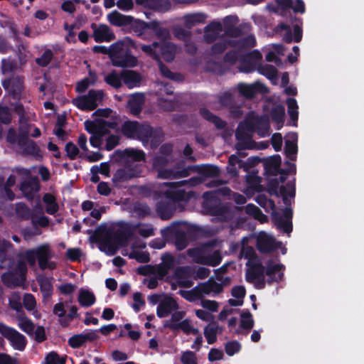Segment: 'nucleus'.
<instances>
[{
  "instance_id": "7ed1b4c3",
  "label": "nucleus",
  "mask_w": 364,
  "mask_h": 364,
  "mask_svg": "<svg viewBox=\"0 0 364 364\" xmlns=\"http://www.w3.org/2000/svg\"><path fill=\"white\" fill-rule=\"evenodd\" d=\"M204 200L202 207L206 214L215 217L217 221L229 222L234 217L235 211L231 205L222 203L211 193H203Z\"/></svg>"
},
{
  "instance_id": "9b49d317",
  "label": "nucleus",
  "mask_w": 364,
  "mask_h": 364,
  "mask_svg": "<svg viewBox=\"0 0 364 364\" xmlns=\"http://www.w3.org/2000/svg\"><path fill=\"white\" fill-rule=\"evenodd\" d=\"M0 333L11 342L14 349L20 351L25 349L27 343L26 338L15 328L0 322Z\"/></svg>"
},
{
  "instance_id": "f03ea898",
  "label": "nucleus",
  "mask_w": 364,
  "mask_h": 364,
  "mask_svg": "<svg viewBox=\"0 0 364 364\" xmlns=\"http://www.w3.org/2000/svg\"><path fill=\"white\" fill-rule=\"evenodd\" d=\"M121 132L127 138L138 139L144 145L151 140L152 144L157 146L163 137L161 129H154L147 124L139 123L137 121H125L122 124Z\"/></svg>"
},
{
  "instance_id": "cd10ccee",
  "label": "nucleus",
  "mask_w": 364,
  "mask_h": 364,
  "mask_svg": "<svg viewBox=\"0 0 364 364\" xmlns=\"http://www.w3.org/2000/svg\"><path fill=\"white\" fill-rule=\"evenodd\" d=\"M144 102V96L141 93L133 94L132 98L127 102V108L134 116H138L142 110Z\"/></svg>"
},
{
  "instance_id": "bb28decb",
  "label": "nucleus",
  "mask_w": 364,
  "mask_h": 364,
  "mask_svg": "<svg viewBox=\"0 0 364 364\" xmlns=\"http://www.w3.org/2000/svg\"><path fill=\"white\" fill-rule=\"evenodd\" d=\"M107 18L109 22L115 26L131 25L134 20V17L122 14L117 11H113L109 14Z\"/></svg>"
},
{
  "instance_id": "c85d7f7f",
  "label": "nucleus",
  "mask_w": 364,
  "mask_h": 364,
  "mask_svg": "<svg viewBox=\"0 0 364 364\" xmlns=\"http://www.w3.org/2000/svg\"><path fill=\"white\" fill-rule=\"evenodd\" d=\"M282 164L280 155L275 154L267 159L264 163V169L267 173L276 176L279 173Z\"/></svg>"
},
{
  "instance_id": "dca6fc26",
  "label": "nucleus",
  "mask_w": 364,
  "mask_h": 364,
  "mask_svg": "<svg viewBox=\"0 0 364 364\" xmlns=\"http://www.w3.org/2000/svg\"><path fill=\"white\" fill-rule=\"evenodd\" d=\"M285 266L282 264H274L272 260H269L267 263L266 269L264 268V274L268 276L267 282L269 284L274 282H280L284 277L283 271Z\"/></svg>"
},
{
  "instance_id": "f704fd0d",
  "label": "nucleus",
  "mask_w": 364,
  "mask_h": 364,
  "mask_svg": "<svg viewBox=\"0 0 364 364\" xmlns=\"http://www.w3.org/2000/svg\"><path fill=\"white\" fill-rule=\"evenodd\" d=\"M297 134L293 133L291 136V140L287 139L285 141L284 153L286 156L291 161L296 159V154L298 151L297 146Z\"/></svg>"
},
{
  "instance_id": "603ef678",
  "label": "nucleus",
  "mask_w": 364,
  "mask_h": 364,
  "mask_svg": "<svg viewBox=\"0 0 364 364\" xmlns=\"http://www.w3.org/2000/svg\"><path fill=\"white\" fill-rule=\"evenodd\" d=\"M15 211L18 218L23 220H31V217L33 215L31 209L23 203H18L16 205Z\"/></svg>"
},
{
  "instance_id": "f257e3e1",
  "label": "nucleus",
  "mask_w": 364,
  "mask_h": 364,
  "mask_svg": "<svg viewBox=\"0 0 364 364\" xmlns=\"http://www.w3.org/2000/svg\"><path fill=\"white\" fill-rule=\"evenodd\" d=\"M196 178L193 177L188 180L165 183L169 188L164 192V197L156 203V211L159 217L163 220H169L176 210V203L188 202L191 199V192H186L178 188L189 184L196 185Z\"/></svg>"
},
{
  "instance_id": "774afa93",
  "label": "nucleus",
  "mask_w": 364,
  "mask_h": 364,
  "mask_svg": "<svg viewBox=\"0 0 364 364\" xmlns=\"http://www.w3.org/2000/svg\"><path fill=\"white\" fill-rule=\"evenodd\" d=\"M279 186V181L277 178H271L268 181L267 184V192L270 196L276 197L279 196V191H278Z\"/></svg>"
},
{
  "instance_id": "72a5a7b5",
  "label": "nucleus",
  "mask_w": 364,
  "mask_h": 364,
  "mask_svg": "<svg viewBox=\"0 0 364 364\" xmlns=\"http://www.w3.org/2000/svg\"><path fill=\"white\" fill-rule=\"evenodd\" d=\"M12 247L9 241L0 238V269L6 268L7 261L9 264L13 262V259L7 254L8 250Z\"/></svg>"
},
{
  "instance_id": "bf43d9fd",
  "label": "nucleus",
  "mask_w": 364,
  "mask_h": 364,
  "mask_svg": "<svg viewBox=\"0 0 364 364\" xmlns=\"http://www.w3.org/2000/svg\"><path fill=\"white\" fill-rule=\"evenodd\" d=\"M193 294H195L198 298H203L204 294L208 295L210 292V288L208 280L205 282L200 283L192 289Z\"/></svg>"
},
{
  "instance_id": "6e6552de",
  "label": "nucleus",
  "mask_w": 364,
  "mask_h": 364,
  "mask_svg": "<svg viewBox=\"0 0 364 364\" xmlns=\"http://www.w3.org/2000/svg\"><path fill=\"white\" fill-rule=\"evenodd\" d=\"M84 124L85 130L92 135L90 143L95 148L101 146L103 137L109 133V128H113L111 122L104 119L86 120Z\"/></svg>"
},
{
  "instance_id": "e2e57ef3",
  "label": "nucleus",
  "mask_w": 364,
  "mask_h": 364,
  "mask_svg": "<svg viewBox=\"0 0 364 364\" xmlns=\"http://www.w3.org/2000/svg\"><path fill=\"white\" fill-rule=\"evenodd\" d=\"M53 312L60 318L59 321L62 326L66 327L68 325V321H65L64 318L66 311L63 302L55 304Z\"/></svg>"
},
{
  "instance_id": "5701e85b",
  "label": "nucleus",
  "mask_w": 364,
  "mask_h": 364,
  "mask_svg": "<svg viewBox=\"0 0 364 364\" xmlns=\"http://www.w3.org/2000/svg\"><path fill=\"white\" fill-rule=\"evenodd\" d=\"M187 169L188 176L191 173L197 172L207 177H217L220 174V170L217 166L211 164H205L201 166H188L185 167Z\"/></svg>"
},
{
  "instance_id": "37998d69",
  "label": "nucleus",
  "mask_w": 364,
  "mask_h": 364,
  "mask_svg": "<svg viewBox=\"0 0 364 364\" xmlns=\"http://www.w3.org/2000/svg\"><path fill=\"white\" fill-rule=\"evenodd\" d=\"M105 82L114 89H119L122 86V72L118 74L115 70H112L105 77Z\"/></svg>"
},
{
  "instance_id": "9d476101",
  "label": "nucleus",
  "mask_w": 364,
  "mask_h": 364,
  "mask_svg": "<svg viewBox=\"0 0 364 364\" xmlns=\"http://www.w3.org/2000/svg\"><path fill=\"white\" fill-rule=\"evenodd\" d=\"M104 98V92L101 90H90L87 95L73 100V104L82 111H92Z\"/></svg>"
},
{
  "instance_id": "c756f323",
  "label": "nucleus",
  "mask_w": 364,
  "mask_h": 364,
  "mask_svg": "<svg viewBox=\"0 0 364 364\" xmlns=\"http://www.w3.org/2000/svg\"><path fill=\"white\" fill-rule=\"evenodd\" d=\"M257 248L261 253H270L277 249L274 240L267 235H260L257 241Z\"/></svg>"
},
{
  "instance_id": "8fccbe9b",
  "label": "nucleus",
  "mask_w": 364,
  "mask_h": 364,
  "mask_svg": "<svg viewBox=\"0 0 364 364\" xmlns=\"http://www.w3.org/2000/svg\"><path fill=\"white\" fill-rule=\"evenodd\" d=\"M257 70L261 75H264L270 80L275 78L277 75V68L269 64L263 65L259 63L257 65Z\"/></svg>"
},
{
  "instance_id": "6ab92c4d",
  "label": "nucleus",
  "mask_w": 364,
  "mask_h": 364,
  "mask_svg": "<svg viewBox=\"0 0 364 364\" xmlns=\"http://www.w3.org/2000/svg\"><path fill=\"white\" fill-rule=\"evenodd\" d=\"M91 27L94 28L93 38L95 42H110L115 38V35L111 28L105 25L100 24L97 27L95 23H92Z\"/></svg>"
},
{
  "instance_id": "a211bd4d",
  "label": "nucleus",
  "mask_w": 364,
  "mask_h": 364,
  "mask_svg": "<svg viewBox=\"0 0 364 364\" xmlns=\"http://www.w3.org/2000/svg\"><path fill=\"white\" fill-rule=\"evenodd\" d=\"M177 301L171 296L165 295L157 306L156 315L159 318L168 316L172 311L178 310Z\"/></svg>"
},
{
  "instance_id": "4c0bfd02",
  "label": "nucleus",
  "mask_w": 364,
  "mask_h": 364,
  "mask_svg": "<svg viewBox=\"0 0 364 364\" xmlns=\"http://www.w3.org/2000/svg\"><path fill=\"white\" fill-rule=\"evenodd\" d=\"M272 220L278 229L282 230L285 233H290L293 230L291 221L285 220L278 213H272Z\"/></svg>"
},
{
  "instance_id": "338daca9",
  "label": "nucleus",
  "mask_w": 364,
  "mask_h": 364,
  "mask_svg": "<svg viewBox=\"0 0 364 364\" xmlns=\"http://www.w3.org/2000/svg\"><path fill=\"white\" fill-rule=\"evenodd\" d=\"M256 65L246 59L244 56L240 58V65L239 69L241 72L245 73H251L256 69Z\"/></svg>"
},
{
  "instance_id": "f8f14e48",
  "label": "nucleus",
  "mask_w": 364,
  "mask_h": 364,
  "mask_svg": "<svg viewBox=\"0 0 364 364\" xmlns=\"http://www.w3.org/2000/svg\"><path fill=\"white\" fill-rule=\"evenodd\" d=\"M149 46L153 48L154 52L160 59L163 58L167 63H171L174 60L176 53V46L174 43L165 40L154 42Z\"/></svg>"
},
{
  "instance_id": "473e14b6",
  "label": "nucleus",
  "mask_w": 364,
  "mask_h": 364,
  "mask_svg": "<svg viewBox=\"0 0 364 364\" xmlns=\"http://www.w3.org/2000/svg\"><path fill=\"white\" fill-rule=\"evenodd\" d=\"M52 61L53 68H60V62L54 57L53 53L50 49H46L41 57L36 59V64L42 68L47 67Z\"/></svg>"
},
{
  "instance_id": "ddd939ff",
  "label": "nucleus",
  "mask_w": 364,
  "mask_h": 364,
  "mask_svg": "<svg viewBox=\"0 0 364 364\" xmlns=\"http://www.w3.org/2000/svg\"><path fill=\"white\" fill-rule=\"evenodd\" d=\"M1 85L12 99L20 100L24 89L23 77L16 76L5 79L2 81Z\"/></svg>"
},
{
  "instance_id": "c9c22d12",
  "label": "nucleus",
  "mask_w": 364,
  "mask_h": 364,
  "mask_svg": "<svg viewBox=\"0 0 364 364\" xmlns=\"http://www.w3.org/2000/svg\"><path fill=\"white\" fill-rule=\"evenodd\" d=\"M259 84L247 85L240 83L237 86L238 92L246 99L253 98L259 91Z\"/></svg>"
},
{
  "instance_id": "a19ab883",
  "label": "nucleus",
  "mask_w": 364,
  "mask_h": 364,
  "mask_svg": "<svg viewBox=\"0 0 364 364\" xmlns=\"http://www.w3.org/2000/svg\"><path fill=\"white\" fill-rule=\"evenodd\" d=\"M206 17L207 16L203 13L188 14L185 16L184 26L191 29L198 23H205Z\"/></svg>"
},
{
  "instance_id": "4468645a",
  "label": "nucleus",
  "mask_w": 364,
  "mask_h": 364,
  "mask_svg": "<svg viewBox=\"0 0 364 364\" xmlns=\"http://www.w3.org/2000/svg\"><path fill=\"white\" fill-rule=\"evenodd\" d=\"M294 35L290 26L287 23H281L276 27V31L279 32L281 31H285V33L283 36V41L287 43H290L293 41L295 43H299L303 36V31L301 25L296 23L293 26Z\"/></svg>"
},
{
  "instance_id": "6e6d98bb",
  "label": "nucleus",
  "mask_w": 364,
  "mask_h": 364,
  "mask_svg": "<svg viewBox=\"0 0 364 364\" xmlns=\"http://www.w3.org/2000/svg\"><path fill=\"white\" fill-rule=\"evenodd\" d=\"M218 326L209 324L204 328V336L208 344H213L217 341Z\"/></svg>"
},
{
  "instance_id": "3c124183",
  "label": "nucleus",
  "mask_w": 364,
  "mask_h": 364,
  "mask_svg": "<svg viewBox=\"0 0 364 364\" xmlns=\"http://www.w3.org/2000/svg\"><path fill=\"white\" fill-rule=\"evenodd\" d=\"M41 291L42 292L44 297L49 298L53 294V287L48 277H41L37 279Z\"/></svg>"
},
{
  "instance_id": "1a4fd4ad",
  "label": "nucleus",
  "mask_w": 364,
  "mask_h": 364,
  "mask_svg": "<svg viewBox=\"0 0 364 364\" xmlns=\"http://www.w3.org/2000/svg\"><path fill=\"white\" fill-rule=\"evenodd\" d=\"M117 47L111 56L112 64L119 68H134L137 65V59L132 54L131 50L122 41L116 43Z\"/></svg>"
},
{
  "instance_id": "39448f33",
  "label": "nucleus",
  "mask_w": 364,
  "mask_h": 364,
  "mask_svg": "<svg viewBox=\"0 0 364 364\" xmlns=\"http://www.w3.org/2000/svg\"><path fill=\"white\" fill-rule=\"evenodd\" d=\"M136 227L128 223L122 222L119 224V229L116 231L108 232L103 239H100L98 235H96V240L107 247L109 251L114 250V245L122 246L133 237ZM114 252V251L112 253Z\"/></svg>"
},
{
  "instance_id": "7c9ffc66",
  "label": "nucleus",
  "mask_w": 364,
  "mask_h": 364,
  "mask_svg": "<svg viewBox=\"0 0 364 364\" xmlns=\"http://www.w3.org/2000/svg\"><path fill=\"white\" fill-rule=\"evenodd\" d=\"M229 46L238 49H250L255 47L257 44L255 36L250 34L238 40H230L228 41Z\"/></svg>"
},
{
  "instance_id": "09e8293b",
  "label": "nucleus",
  "mask_w": 364,
  "mask_h": 364,
  "mask_svg": "<svg viewBox=\"0 0 364 364\" xmlns=\"http://www.w3.org/2000/svg\"><path fill=\"white\" fill-rule=\"evenodd\" d=\"M171 7L168 0H149L147 8L156 11L165 12Z\"/></svg>"
},
{
  "instance_id": "052dcab7",
  "label": "nucleus",
  "mask_w": 364,
  "mask_h": 364,
  "mask_svg": "<svg viewBox=\"0 0 364 364\" xmlns=\"http://www.w3.org/2000/svg\"><path fill=\"white\" fill-rule=\"evenodd\" d=\"M12 114L11 109L6 105L0 104V124L9 125L11 123Z\"/></svg>"
},
{
  "instance_id": "412c9836",
  "label": "nucleus",
  "mask_w": 364,
  "mask_h": 364,
  "mask_svg": "<svg viewBox=\"0 0 364 364\" xmlns=\"http://www.w3.org/2000/svg\"><path fill=\"white\" fill-rule=\"evenodd\" d=\"M39 189L40 183L37 177H29L23 181L20 186V190L28 200H32L35 193L38 192Z\"/></svg>"
},
{
  "instance_id": "13d9d810",
  "label": "nucleus",
  "mask_w": 364,
  "mask_h": 364,
  "mask_svg": "<svg viewBox=\"0 0 364 364\" xmlns=\"http://www.w3.org/2000/svg\"><path fill=\"white\" fill-rule=\"evenodd\" d=\"M124 166L131 173L133 178L139 177L143 171V166L139 162L135 161H124Z\"/></svg>"
},
{
  "instance_id": "5fc2aeb1",
  "label": "nucleus",
  "mask_w": 364,
  "mask_h": 364,
  "mask_svg": "<svg viewBox=\"0 0 364 364\" xmlns=\"http://www.w3.org/2000/svg\"><path fill=\"white\" fill-rule=\"evenodd\" d=\"M133 211L139 218H144L151 215L150 207L146 203H136L134 205Z\"/></svg>"
},
{
  "instance_id": "393cba45",
  "label": "nucleus",
  "mask_w": 364,
  "mask_h": 364,
  "mask_svg": "<svg viewBox=\"0 0 364 364\" xmlns=\"http://www.w3.org/2000/svg\"><path fill=\"white\" fill-rule=\"evenodd\" d=\"M122 77L124 84L129 88L132 89L139 87L141 82V75L133 70H122Z\"/></svg>"
},
{
  "instance_id": "a878e982",
  "label": "nucleus",
  "mask_w": 364,
  "mask_h": 364,
  "mask_svg": "<svg viewBox=\"0 0 364 364\" xmlns=\"http://www.w3.org/2000/svg\"><path fill=\"white\" fill-rule=\"evenodd\" d=\"M164 327L169 328L173 331L181 329L186 334L193 333V335H196L198 333V329L194 328L191 326L188 319H184L179 323H172L171 321H166L164 324Z\"/></svg>"
},
{
  "instance_id": "f3484780",
  "label": "nucleus",
  "mask_w": 364,
  "mask_h": 364,
  "mask_svg": "<svg viewBox=\"0 0 364 364\" xmlns=\"http://www.w3.org/2000/svg\"><path fill=\"white\" fill-rule=\"evenodd\" d=\"M152 48V47L145 44H143L141 46V49L143 52H144L146 54H147L157 62L160 73L164 77L171 80H176L178 74L171 71L170 69L163 63L161 59H160L159 56L154 52Z\"/></svg>"
},
{
  "instance_id": "0e129e2a",
  "label": "nucleus",
  "mask_w": 364,
  "mask_h": 364,
  "mask_svg": "<svg viewBox=\"0 0 364 364\" xmlns=\"http://www.w3.org/2000/svg\"><path fill=\"white\" fill-rule=\"evenodd\" d=\"M1 68L3 74H9L14 72L16 68L15 60L3 58L1 60Z\"/></svg>"
},
{
  "instance_id": "ea45409f",
  "label": "nucleus",
  "mask_w": 364,
  "mask_h": 364,
  "mask_svg": "<svg viewBox=\"0 0 364 364\" xmlns=\"http://www.w3.org/2000/svg\"><path fill=\"white\" fill-rule=\"evenodd\" d=\"M18 321V327L28 335H33L35 326L33 321L29 319L25 314L23 312L22 314H19L17 316Z\"/></svg>"
},
{
  "instance_id": "4be33fe9",
  "label": "nucleus",
  "mask_w": 364,
  "mask_h": 364,
  "mask_svg": "<svg viewBox=\"0 0 364 364\" xmlns=\"http://www.w3.org/2000/svg\"><path fill=\"white\" fill-rule=\"evenodd\" d=\"M119 156L124 161L145 162L146 154L144 151L132 148L123 151H117Z\"/></svg>"
},
{
  "instance_id": "e433bc0d",
  "label": "nucleus",
  "mask_w": 364,
  "mask_h": 364,
  "mask_svg": "<svg viewBox=\"0 0 364 364\" xmlns=\"http://www.w3.org/2000/svg\"><path fill=\"white\" fill-rule=\"evenodd\" d=\"M264 275V267L261 263L255 264L252 269L246 273L245 279L249 283H252L255 280L263 277Z\"/></svg>"
},
{
  "instance_id": "b1692460",
  "label": "nucleus",
  "mask_w": 364,
  "mask_h": 364,
  "mask_svg": "<svg viewBox=\"0 0 364 364\" xmlns=\"http://www.w3.org/2000/svg\"><path fill=\"white\" fill-rule=\"evenodd\" d=\"M241 123L242 124V128L246 132H252L255 129H257V133L261 136H264L269 129L267 119H263L262 117L257 120L255 124L252 122L248 121H245L244 122Z\"/></svg>"
},
{
  "instance_id": "49530a36",
  "label": "nucleus",
  "mask_w": 364,
  "mask_h": 364,
  "mask_svg": "<svg viewBox=\"0 0 364 364\" xmlns=\"http://www.w3.org/2000/svg\"><path fill=\"white\" fill-rule=\"evenodd\" d=\"M284 115L285 109L283 105H278L272 108L271 111V117L272 121L279 125L277 129H279L283 126Z\"/></svg>"
},
{
  "instance_id": "c03bdc74",
  "label": "nucleus",
  "mask_w": 364,
  "mask_h": 364,
  "mask_svg": "<svg viewBox=\"0 0 364 364\" xmlns=\"http://www.w3.org/2000/svg\"><path fill=\"white\" fill-rule=\"evenodd\" d=\"M222 259L223 257L220 251L215 250L210 255L202 257L199 262L202 264L216 267L220 264Z\"/></svg>"
},
{
  "instance_id": "a18cd8bd",
  "label": "nucleus",
  "mask_w": 364,
  "mask_h": 364,
  "mask_svg": "<svg viewBox=\"0 0 364 364\" xmlns=\"http://www.w3.org/2000/svg\"><path fill=\"white\" fill-rule=\"evenodd\" d=\"M43 201L46 203V212L49 215L55 214L58 209L59 206L56 202V199L54 196L51 193H46L43 196Z\"/></svg>"
},
{
  "instance_id": "aec40b11",
  "label": "nucleus",
  "mask_w": 364,
  "mask_h": 364,
  "mask_svg": "<svg viewBox=\"0 0 364 364\" xmlns=\"http://www.w3.org/2000/svg\"><path fill=\"white\" fill-rule=\"evenodd\" d=\"M223 31V25L220 21H213L204 28V41L208 44L214 43Z\"/></svg>"
},
{
  "instance_id": "de8ad7c7",
  "label": "nucleus",
  "mask_w": 364,
  "mask_h": 364,
  "mask_svg": "<svg viewBox=\"0 0 364 364\" xmlns=\"http://www.w3.org/2000/svg\"><path fill=\"white\" fill-rule=\"evenodd\" d=\"M21 148H22L27 154L33 156H40L41 149L36 143L31 139H28L24 141L23 144H18Z\"/></svg>"
},
{
  "instance_id": "20e7f679",
  "label": "nucleus",
  "mask_w": 364,
  "mask_h": 364,
  "mask_svg": "<svg viewBox=\"0 0 364 364\" xmlns=\"http://www.w3.org/2000/svg\"><path fill=\"white\" fill-rule=\"evenodd\" d=\"M18 256L26 259L31 267L36 265V260H38L39 268L42 270L55 268V262L50 261L53 257V254L50 245L48 243L40 245L35 248L26 250L23 252L20 253Z\"/></svg>"
},
{
  "instance_id": "423d86ee",
  "label": "nucleus",
  "mask_w": 364,
  "mask_h": 364,
  "mask_svg": "<svg viewBox=\"0 0 364 364\" xmlns=\"http://www.w3.org/2000/svg\"><path fill=\"white\" fill-rule=\"evenodd\" d=\"M170 159L166 156L157 155L152 159V168L157 172V177L161 179H173L188 176L187 169L183 164L177 163L174 168H166Z\"/></svg>"
},
{
  "instance_id": "680f3d73",
  "label": "nucleus",
  "mask_w": 364,
  "mask_h": 364,
  "mask_svg": "<svg viewBox=\"0 0 364 364\" xmlns=\"http://www.w3.org/2000/svg\"><path fill=\"white\" fill-rule=\"evenodd\" d=\"M175 245L178 250H183L188 245L186 234L183 230H177L175 233Z\"/></svg>"
},
{
  "instance_id": "4d7b16f0",
  "label": "nucleus",
  "mask_w": 364,
  "mask_h": 364,
  "mask_svg": "<svg viewBox=\"0 0 364 364\" xmlns=\"http://www.w3.org/2000/svg\"><path fill=\"white\" fill-rule=\"evenodd\" d=\"M240 327L245 330H251L255 324L252 315L249 310L243 311L241 315Z\"/></svg>"
},
{
  "instance_id": "0eeeda50",
  "label": "nucleus",
  "mask_w": 364,
  "mask_h": 364,
  "mask_svg": "<svg viewBox=\"0 0 364 364\" xmlns=\"http://www.w3.org/2000/svg\"><path fill=\"white\" fill-rule=\"evenodd\" d=\"M14 262L9 263L6 262V267L10 268L9 271L1 274V281L3 284L11 289L16 288L22 286L26 279V273L28 268L25 262L19 260L15 264L14 267L11 264H13Z\"/></svg>"
},
{
  "instance_id": "58836bf2",
  "label": "nucleus",
  "mask_w": 364,
  "mask_h": 364,
  "mask_svg": "<svg viewBox=\"0 0 364 364\" xmlns=\"http://www.w3.org/2000/svg\"><path fill=\"white\" fill-rule=\"evenodd\" d=\"M78 301L82 306L89 307L95 303L96 298L93 292L82 289L79 292Z\"/></svg>"
},
{
  "instance_id": "79ce46f5",
  "label": "nucleus",
  "mask_w": 364,
  "mask_h": 364,
  "mask_svg": "<svg viewBox=\"0 0 364 364\" xmlns=\"http://www.w3.org/2000/svg\"><path fill=\"white\" fill-rule=\"evenodd\" d=\"M89 75L90 79L85 77L79 81L75 87V91L78 93H82L85 92L90 85H94L97 81V76L95 72L90 71Z\"/></svg>"
},
{
  "instance_id": "2eb2a0df",
  "label": "nucleus",
  "mask_w": 364,
  "mask_h": 364,
  "mask_svg": "<svg viewBox=\"0 0 364 364\" xmlns=\"http://www.w3.org/2000/svg\"><path fill=\"white\" fill-rule=\"evenodd\" d=\"M136 27L141 32H144L146 29H151L154 31L156 36L162 41H165L170 38L169 31L167 28L161 27L158 21H153L146 23L139 20L136 21Z\"/></svg>"
},
{
  "instance_id": "69168bd1",
  "label": "nucleus",
  "mask_w": 364,
  "mask_h": 364,
  "mask_svg": "<svg viewBox=\"0 0 364 364\" xmlns=\"http://www.w3.org/2000/svg\"><path fill=\"white\" fill-rule=\"evenodd\" d=\"M241 349V344L237 341H228L225 345V350L227 355L232 356Z\"/></svg>"
},
{
  "instance_id": "2f4dec72",
  "label": "nucleus",
  "mask_w": 364,
  "mask_h": 364,
  "mask_svg": "<svg viewBox=\"0 0 364 364\" xmlns=\"http://www.w3.org/2000/svg\"><path fill=\"white\" fill-rule=\"evenodd\" d=\"M200 116L206 121L213 123L218 129H223L226 127V122L220 117L212 113L205 107L199 109Z\"/></svg>"
},
{
  "instance_id": "864d4df0",
  "label": "nucleus",
  "mask_w": 364,
  "mask_h": 364,
  "mask_svg": "<svg viewBox=\"0 0 364 364\" xmlns=\"http://www.w3.org/2000/svg\"><path fill=\"white\" fill-rule=\"evenodd\" d=\"M134 178L131 173L124 166L122 168L117 169L113 175L112 181L114 183H123Z\"/></svg>"
}]
</instances>
